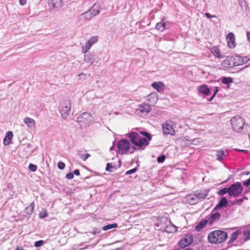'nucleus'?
Listing matches in <instances>:
<instances>
[{"instance_id":"23","label":"nucleus","mask_w":250,"mask_h":250,"mask_svg":"<svg viewBox=\"0 0 250 250\" xmlns=\"http://www.w3.org/2000/svg\"><path fill=\"white\" fill-rule=\"evenodd\" d=\"M199 202L204 200L208 195V191L206 190L196 191L194 192Z\"/></svg>"},{"instance_id":"44","label":"nucleus","mask_w":250,"mask_h":250,"mask_svg":"<svg viewBox=\"0 0 250 250\" xmlns=\"http://www.w3.org/2000/svg\"><path fill=\"white\" fill-rule=\"evenodd\" d=\"M201 142V139L200 138L194 139L191 140V145H197Z\"/></svg>"},{"instance_id":"22","label":"nucleus","mask_w":250,"mask_h":250,"mask_svg":"<svg viewBox=\"0 0 250 250\" xmlns=\"http://www.w3.org/2000/svg\"><path fill=\"white\" fill-rule=\"evenodd\" d=\"M220 218V214L218 212H216L214 213H213L207 219L208 221V223L211 225L214 222L217 221L219 220Z\"/></svg>"},{"instance_id":"39","label":"nucleus","mask_w":250,"mask_h":250,"mask_svg":"<svg viewBox=\"0 0 250 250\" xmlns=\"http://www.w3.org/2000/svg\"><path fill=\"white\" fill-rule=\"evenodd\" d=\"M176 227L174 226H170L166 228V231L168 232H174L176 231Z\"/></svg>"},{"instance_id":"56","label":"nucleus","mask_w":250,"mask_h":250,"mask_svg":"<svg viewBox=\"0 0 250 250\" xmlns=\"http://www.w3.org/2000/svg\"><path fill=\"white\" fill-rule=\"evenodd\" d=\"M243 201V198H241V199H239L238 200H237V203L238 204H241Z\"/></svg>"},{"instance_id":"3","label":"nucleus","mask_w":250,"mask_h":250,"mask_svg":"<svg viewBox=\"0 0 250 250\" xmlns=\"http://www.w3.org/2000/svg\"><path fill=\"white\" fill-rule=\"evenodd\" d=\"M228 237L227 233L223 230H215L208 235V241L213 244H219L225 241Z\"/></svg>"},{"instance_id":"49","label":"nucleus","mask_w":250,"mask_h":250,"mask_svg":"<svg viewBox=\"0 0 250 250\" xmlns=\"http://www.w3.org/2000/svg\"><path fill=\"white\" fill-rule=\"evenodd\" d=\"M65 177L67 179H72L74 177L73 173L72 172H70L66 174Z\"/></svg>"},{"instance_id":"11","label":"nucleus","mask_w":250,"mask_h":250,"mask_svg":"<svg viewBox=\"0 0 250 250\" xmlns=\"http://www.w3.org/2000/svg\"><path fill=\"white\" fill-rule=\"evenodd\" d=\"M193 241V236L190 234L188 233L184 236L179 242V246L182 248H185L190 245Z\"/></svg>"},{"instance_id":"6","label":"nucleus","mask_w":250,"mask_h":250,"mask_svg":"<svg viewBox=\"0 0 250 250\" xmlns=\"http://www.w3.org/2000/svg\"><path fill=\"white\" fill-rule=\"evenodd\" d=\"M176 125V123L171 120L166 121L162 125V130L165 135L174 136L175 135L174 127Z\"/></svg>"},{"instance_id":"62","label":"nucleus","mask_w":250,"mask_h":250,"mask_svg":"<svg viewBox=\"0 0 250 250\" xmlns=\"http://www.w3.org/2000/svg\"><path fill=\"white\" fill-rule=\"evenodd\" d=\"M177 250V249H176V250Z\"/></svg>"},{"instance_id":"15","label":"nucleus","mask_w":250,"mask_h":250,"mask_svg":"<svg viewBox=\"0 0 250 250\" xmlns=\"http://www.w3.org/2000/svg\"><path fill=\"white\" fill-rule=\"evenodd\" d=\"M48 3L51 11H57L62 6V0H48Z\"/></svg>"},{"instance_id":"46","label":"nucleus","mask_w":250,"mask_h":250,"mask_svg":"<svg viewBox=\"0 0 250 250\" xmlns=\"http://www.w3.org/2000/svg\"><path fill=\"white\" fill-rule=\"evenodd\" d=\"M213 91H214V93L212 95V96H211V97L209 99V101H211L213 99L214 97L216 94V93L218 92V87H214L213 88Z\"/></svg>"},{"instance_id":"34","label":"nucleus","mask_w":250,"mask_h":250,"mask_svg":"<svg viewBox=\"0 0 250 250\" xmlns=\"http://www.w3.org/2000/svg\"><path fill=\"white\" fill-rule=\"evenodd\" d=\"M118 227L117 224H108L107 225L104 226L103 227V230L106 231L109 229H111L113 228H116Z\"/></svg>"},{"instance_id":"35","label":"nucleus","mask_w":250,"mask_h":250,"mask_svg":"<svg viewBox=\"0 0 250 250\" xmlns=\"http://www.w3.org/2000/svg\"><path fill=\"white\" fill-rule=\"evenodd\" d=\"M228 193L229 194V187L228 188H225L222 189H221L219 190L218 192V194L220 196H223Z\"/></svg>"},{"instance_id":"43","label":"nucleus","mask_w":250,"mask_h":250,"mask_svg":"<svg viewBox=\"0 0 250 250\" xmlns=\"http://www.w3.org/2000/svg\"><path fill=\"white\" fill-rule=\"evenodd\" d=\"M114 167L112 166L111 164L108 163L106 164V171H112L113 169H114Z\"/></svg>"},{"instance_id":"51","label":"nucleus","mask_w":250,"mask_h":250,"mask_svg":"<svg viewBox=\"0 0 250 250\" xmlns=\"http://www.w3.org/2000/svg\"><path fill=\"white\" fill-rule=\"evenodd\" d=\"M90 154L88 153L85 154L83 155L81 157V158L83 160L85 161L89 157H90Z\"/></svg>"},{"instance_id":"20","label":"nucleus","mask_w":250,"mask_h":250,"mask_svg":"<svg viewBox=\"0 0 250 250\" xmlns=\"http://www.w3.org/2000/svg\"><path fill=\"white\" fill-rule=\"evenodd\" d=\"M186 200L190 205H194L199 202V200L194 193L187 195L186 196Z\"/></svg>"},{"instance_id":"26","label":"nucleus","mask_w":250,"mask_h":250,"mask_svg":"<svg viewBox=\"0 0 250 250\" xmlns=\"http://www.w3.org/2000/svg\"><path fill=\"white\" fill-rule=\"evenodd\" d=\"M13 136V134L12 131H8L4 137L3 139V144L5 146H7L10 144L12 138Z\"/></svg>"},{"instance_id":"4","label":"nucleus","mask_w":250,"mask_h":250,"mask_svg":"<svg viewBox=\"0 0 250 250\" xmlns=\"http://www.w3.org/2000/svg\"><path fill=\"white\" fill-rule=\"evenodd\" d=\"M231 127L234 131L238 133L244 132L247 125L243 118L236 116L230 120Z\"/></svg>"},{"instance_id":"21","label":"nucleus","mask_w":250,"mask_h":250,"mask_svg":"<svg viewBox=\"0 0 250 250\" xmlns=\"http://www.w3.org/2000/svg\"><path fill=\"white\" fill-rule=\"evenodd\" d=\"M24 123L26 125L27 127L31 130H34L36 128V123L34 120L29 117H25L24 119Z\"/></svg>"},{"instance_id":"48","label":"nucleus","mask_w":250,"mask_h":250,"mask_svg":"<svg viewBox=\"0 0 250 250\" xmlns=\"http://www.w3.org/2000/svg\"><path fill=\"white\" fill-rule=\"evenodd\" d=\"M58 167L60 169H63L65 167V164L62 162H59L58 164Z\"/></svg>"},{"instance_id":"8","label":"nucleus","mask_w":250,"mask_h":250,"mask_svg":"<svg viewBox=\"0 0 250 250\" xmlns=\"http://www.w3.org/2000/svg\"><path fill=\"white\" fill-rule=\"evenodd\" d=\"M71 107V102L70 100H66L61 104L60 108V112L62 117L63 119H66L70 114Z\"/></svg>"},{"instance_id":"29","label":"nucleus","mask_w":250,"mask_h":250,"mask_svg":"<svg viewBox=\"0 0 250 250\" xmlns=\"http://www.w3.org/2000/svg\"><path fill=\"white\" fill-rule=\"evenodd\" d=\"M242 231L241 230H237L235 232H233L230 236V239L229 240V243L233 242L236 238L240 235H242Z\"/></svg>"},{"instance_id":"1","label":"nucleus","mask_w":250,"mask_h":250,"mask_svg":"<svg viewBox=\"0 0 250 250\" xmlns=\"http://www.w3.org/2000/svg\"><path fill=\"white\" fill-rule=\"evenodd\" d=\"M128 137L133 146L136 147L137 150L145 149L152 139L151 134L141 128H133L128 133Z\"/></svg>"},{"instance_id":"17","label":"nucleus","mask_w":250,"mask_h":250,"mask_svg":"<svg viewBox=\"0 0 250 250\" xmlns=\"http://www.w3.org/2000/svg\"><path fill=\"white\" fill-rule=\"evenodd\" d=\"M229 152L227 149H218L216 150V156L217 160L222 162L228 156Z\"/></svg>"},{"instance_id":"42","label":"nucleus","mask_w":250,"mask_h":250,"mask_svg":"<svg viewBox=\"0 0 250 250\" xmlns=\"http://www.w3.org/2000/svg\"><path fill=\"white\" fill-rule=\"evenodd\" d=\"M166 159V156L164 155H162L161 156H159L157 158V162L159 163H163Z\"/></svg>"},{"instance_id":"38","label":"nucleus","mask_w":250,"mask_h":250,"mask_svg":"<svg viewBox=\"0 0 250 250\" xmlns=\"http://www.w3.org/2000/svg\"><path fill=\"white\" fill-rule=\"evenodd\" d=\"M182 141L186 146H190L191 145V140H189L188 136H185L182 139Z\"/></svg>"},{"instance_id":"60","label":"nucleus","mask_w":250,"mask_h":250,"mask_svg":"<svg viewBox=\"0 0 250 250\" xmlns=\"http://www.w3.org/2000/svg\"><path fill=\"white\" fill-rule=\"evenodd\" d=\"M16 250H23V249L22 248H17Z\"/></svg>"},{"instance_id":"57","label":"nucleus","mask_w":250,"mask_h":250,"mask_svg":"<svg viewBox=\"0 0 250 250\" xmlns=\"http://www.w3.org/2000/svg\"><path fill=\"white\" fill-rule=\"evenodd\" d=\"M236 150L239 151V152H245V153H247V150H244V149H236Z\"/></svg>"},{"instance_id":"14","label":"nucleus","mask_w":250,"mask_h":250,"mask_svg":"<svg viewBox=\"0 0 250 250\" xmlns=\"http://www.w3.org/2000/svg\"><path fill=\"white\" fill-rule=\"evenodd\" d=\"M151 110V107L148 104L143 103L138 106L136 109V113L141 116L146 115Z\"/></svg>"},{"instance_id":"47","label":"nucleus","mask_w":250,"mask_h":250,"mask_svg":"<svg viewBox=\"0 0 250 250\" xmlns=\"http://www.w3.org/2000/svg\"><path fill=\"white\" fill-rule=\"evenodd\" d=\"M137 170V167H135L133 169H130L127 171H126L125 172V174L126 175H129V174H131L132 173H133L134 172H135Z\"/></svg>"},{"instance_id":"16","label":"nucleus","mask_w":250,"mask_h":250,"mask_svg":"<svg viewBox=\"0 0 250 250\" xmlns=\"http://www.w3.org/2000/svg\"><path fill=\"white\" fill-rule=\"evenodd\" d=\"M232 57L234 66L243 65L249 60L247 57H241L238 55L232 56Z\"/></svg>"},{"instance_id":"19","label":"nucleus","mask_w":250,"mask_h":250,"mask_svg":"<svg viewBox=\"0 0 250 250\" xmlns=\"http://www.w3.org/2000/svg\"><path fill=\"white\" fill-rule=\"evenodd\" d=\"M222 66L225 68H229L234 66L232 56H228L222 62Z\"/></svg>"},{"instance_id":"55","label":"nucleus","mask_w":250,"mask_h":250,"mask_svg":"<svg viewBox=\"0 0 250 250\" xmlns=\"http://www.w3.org/2000/svg\"><path fill=\"white\" fill-rule=\"evenodd\" d=\"M247 37L248 40L250 42V31L247 32Z\"/></svg>"},{"instance_id":"27","label":"nucleus","mask_w":250,"mask_h":250,"mask_svg":"<svg viewBox=\"0 0 250 250\" xmlns=\"http://www.w3.org/2000/svg\"><path fill=\"white\" fill-rule=\"evenodd\" d=\"M151 86L159 92L164 89V85L161 82H154L152 83Z\"/></svg>"},{"instance_id":"9","label":"nucleus","mask_w":250,"mask_h":250,"mask_svg":"<svg viewBox=\"0 0 250 250\" xmlns=\"http://www.w3.org/2000/svg\"><path fill=\"white\" fill-rule=\"evenodd\" d=\"M93 116L88 112H85L80 115L77 118V122L85 125H89L93 122Z\"/></svg>"},{"instance_id":"41","label":"nucleus","mask_w":250,"mask_h":250,"mask_svg":"<svg viewBox=\"0 0 250 250\" xmlns=\"http://www.w3.org/2000/svg\"><path fill=\"white\" fill-rule=\"evenodd\" d=\"M28 168L30 171L35 172L37 169V167L36 165L30 163L29 165Z\"/></svg>"},{"instance_id":"52","label":"nucleus","mask_w":250,"mask_h":250,"mask_svg":"<svg viewBox=\"0 0 250 250\" xmlns=\"http://www.w3.org/2000/svg\"><path fill=\"white\" fill-rule=\"evenodd\" d=\"M205 16H206V17L207 18H208V19L212 18H217V17L215 15H211L209 13H205Z\"/></svg>"},{"instance_id":"10","label":"nucleus","mask_w":250,"mask_h":250,"mask_svg":"<svg viewBox=\"0 0 250 250\" xmlns=\"http://www.w3.org/2000/svg\"><path fill=\"white\" fill-rule=\"evenodd\" d=\"M84 61L90 63L94 66H99L101 64L100 59L96 56L94 53H88L84 55Z\"/></svg>"},{"instance_id":"40","label":"nucleus","mask_w":250,"mask_h":250,"mask_svg":"<svg viewBox=\"0 0 250 250\" xmlns=\"http://www.w3.org/2000/svg\"><path fill=\"white\" fill-rule=\"evenodd\" d=\"M47 215L48 213L47 212L46 210L44 209H42V210L40 211L39 213V217L42 219L47 217Z\"/></svg>"},{"instance_id":"59","label":"nucleus","mask_w":250,"mask_h":250,"mask_svg":"<svg viewBox=\"0 0 250 250\" xmlns=\"http://www.w3.org/2000/svg\"><path fill=\"white\" fill-rule=\"evenodd\" d=\"M84 75H85V74H84V73H80V74L79 75V76L80 77H81V76H84Z\"/></svg>"},{"instance_id":"45","label":"nucleus","mask_w":250,"mask_h":250,"mask_svg":"<svg viewBox=\"0 0 250 250\" xmlns=\"http://www.w3.org/2000/svg\"><path fill=\"white\" fill-rule=\"evenodd\" d=\"M44 243V241L43 240H39L35 242L34 246L35 247H39L42 246Z\"/></svg>"},{"instance_id":"36","label":"nucleus","mask_w":250,"mask_h":250,"mask_svg":"<svg viewBox=\"0 0 250 250\" xmlns=\"http://www.w3.org/2000/svg\"><path fill=\"white\" fill-rule=\"evenodd\" d=\"M245 241L250 239V230H245L243 232Z\"/></svg>"},{"instance_id":"18","label":"nucleus","mask_w":250,"mask_h":250,"mask_svg":"<svg viewBox=\"0 0 250 250\" xmlns=\"http://www.w3.org/2000/svg\"><path fill=\"white\" fill-rule=\"evenodd\" d=\"M228 47L230 48H233L235 46V39L233 33L230 32L226 37Z\"/></svg>"},{"instance_id":"24","label":"nucleus","mask_w":250,"mask_h":250,"mask_svg":"<svg viewBox=\"0 0 250 250\" xmlns=\"http://www.w3.org/2000/svg\"><path fill=\"white\" fill-rule=\"evenodd\" d=\"M211 53L216 58L222 59L224 57V56L220 52L219 48L217 46H213L210 49Z\"/></svg>"},{"instance_id":"25","label":"nucleus","mask_w":250,"mask_h":250,"mask_svg":"<svg viewBox=\"0 0 250 250\" xmlns=\"http://www.w3.org/2000/svg\"><path fill=\"white\" fill-rule=\"evenodd\" d=\"M198 90L199 94H204L205 95H208L210 92L209 88L205 84L200 85L198 87Z\"/></svg>"},{"instance_id":"31","label":"nucleus","mask_w":250,"mask_h":250,"mask_svg":"<svg viewBox=\"0 0 250 250\" xmlns=\"http://www.w3.org/2000/svg\"><path fill=\"white\" fill-rule=\"evenodd\" d=\"M147 100L151 104H155L156 103L157 98L156 94L151 93L148 95Z\"/></svg>"},{"instance_id":"61","label":"nucleus","mask_w":250,"mask_h":250,"mask_svg":"<svg viewBox=\"0 0 250 250\" xmlns=\"http://www.w3.org/2000/svg\"><path fill=\"white\" fill-rule=\"evenodd\" d=\"M113 148V146H112L110 148V150H111Z\"/></svg>"},{"instance_id":"13","label":"nucleus","mask_w":250,"mask_h":250,"mask_svg":"<svg viewBox=\"0 0 250 250\" xmlns=\"http://www.w3.org/2000/svg\"><path fill=\"white\" fill-rule=\"evenodd\" d=\"M171 24V22L167 21L165 18H163L161 19L160 22L156 24L155 28L161 32H163L165 30L170 28Z\"/></svg>"},{"instance_id":"30","label":"nucleus","mask_w":250,"mask_h":250,"mask_svg":"<svg viewBox=\"0 0 250 250\" xmlns=\"http://www.w3.org/2000/svg\"><path fill=\"white\" fill-rule=\"evenodd\" d=\"M207 223H208L207 220L201 221L198 224L196 225L195 229L198 231H200L206 226Z\"/></svg>"},{"instance_id":"2","label":"nucleus","mask_w":250,"mask_h":250,"mask_svg":"<svg viewBox=\"0 0 250 250\" xmlns=\"http://www.w3.org/2000/svg\"><path fill=\"white\" fill-rule=\"evenodd\" d=\"M100 7L98 4H94L93 6L85 12L80 15L78 21L82 24L90 20L93 17L100 13Z\"/></svg>"},{"instance_id":"12","label":"nucleus","mask_w":250,"mask_h":250,"mask_svg":"<svg viewBox=\"0 0 250 250\" xmlns=\"http://www.w3.org/2000/svg\"><path fill=\"white\" fill-rule=\"evenodd\" d=\"M98 38L97 36H94L90 38L85 43L84 45L82 46V52L85 53L88 52L91 46L98 42Z\"/></svg>"},{"instance_id":"53","label":"nucleus","mask_w":250,"mask_h":250,"mask_svg":"<svg viewBox=\"0 0 250 250\" xmlns=\"http://www.w3.org/2000/svg\"><path fill=\"white\" fill-rule=\"evenodd\" d=\"M73 173V175L75 174L76 175L79 176L80 175V171L78 169H75L74 170Z\"/></svg>"},{"instance_id":"5","label":"nucleus","mask_w":250,"mask_h":250,"mask_svg":"<svg viewBox=\"0 0 250 250\" xmlns=\"http://www.w3.org/2000/svg\"><path fill=\"white\" fill-rule=\"evenodd\" d=\"M118 151L120 154H125L128 152L133 153L137 150L135 146H130V142L127 140L122 139L118 141L117 144Z\"/></svg>"},{"instance_id":"7","label":"nucleus","mask_w":250,"mask_h":250,"mask_svg":"<svg viewBox=\"0 0 250 250\" xmlns=\"http://www.w3.org/2000/svg\"><path fill=\"white\" fill-rule=\"evenodd\" d=\"M229 191L230 196L237 197L242 193L243 187L241 183L235 182L229 187Z\"/></svg>"},{"instance_id":"50","label":"nucleus","mask_w":250,"mask_h":250,"mask_svg":"<svg viewBox=\"0 0 250 250\" xmlns=\"http://www.w3.org/2000/svg\"><path fill=\"white\" fill-rule=\"evenodd\" d=\"M243 184L244 186L246 187H248L250 186V178L247 179V180L244 181L243 182Z\"/></svg>"},{"instance_id":"32","label":"nucleus","mask_w":250,"mask_h":250,"mask_svg":"<svg viewBox=\"0 0 250 250\" xmlns=\"http://www.w3.org/2000/svg\"><path fill=\"white\" fill-rule=\"evenodd\" d=\"M34 203L32 202L29 206L26 207L25 211L27 214L31 215L32 214L34 210Z\"/></svg>"},{"instance_id":"33","label":"nucleus","mask_w":250,"mask_h":250,"mask_svg":"<svg viewBox=\"0 0 250 250\" xmlns=\"http://www.w3.org/2000/svg\"><path fill=\"white\" fill-rule=\"evenodd\" d=\"M239 6L241 7L242 10L246 11L248 9V5L245 0H238Z\"/></svg>"},{"instance_id":"28","label":"nucleus","mask_w":250,"mask_h":250,"mask_svg":"<svg viewBox=\"0 0 250 250\" xmlns=\"http://www.w3.org/2000/svg\"><path fill=\"white\" fill-rule=\"evenodd\" d=\"M228 204V200L226 197H223L219 203L216 205L214 209L221 208L224 207H226Z\"/></svg>"},{"instance_id":"54","label":"nucleus","mask_w":250,"mask_h":250,"mask_svg":"<svg viewBox=\"0 0 250 250\" xmlns=\"http://www.w3.org/2000/svg\"><path fill=\"white\" fill-rule=\"evenodd\" d=\"M19 2H20V3L21 5H25L26 4V0H20Z\"/></svg>"},{"instance_id":"58","label":"nucleus","mask_w":250,"mask_h":250,"mask_svg":"<svg viewBox=\"0 0 250 250\" xmlns=\"http://www.w3.org/2000/svg\"><path fill=\"white\" fill-rule=\"evenodd\" d=\"M100 232V231L99 230L96 229V230L93 231V233L94 234H97V233H99Z\"/></svg>"},{"instance_id":"37","label":"nucleus","mask_w":250,"mask_h":250,"mask_svg":"<svg viewBox=\"0 0 250 250\" xmlns=\"http://www.w3.org/2000/svg\"><path fill=\"white\" fill-rule=\"evenodd\" d=\"M222 83H223L229 85L232 83V80L231 78L224 77L222 80Z\"/></svg>"}]
</instances>
